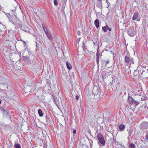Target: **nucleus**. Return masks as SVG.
Segmentation results:
<instances>
[{"label":"nucleus","mask_w":148,"mask_h":148,"mask_svg":"<svg viewBox=\"0 0 148 148\" xmlns=\"http://www.w3.org/2000/svg\"><path fill=\"white\" fill-rule=\"evenodd\" d=\"M93 93L94 95V98L95 99L102 97L104 95L103 91L100 88L97 89V88H93Z\"/></svg>","instance_id":"f257e3e1"},{"label":"nucleus","mask_w":148,"mask_h":148,"mask_svg":"<svg viewBox=\"0 0 148 148\" xmlns=\"http://www.w3.org/2000/svg\"><path fill=\"white\" fill-rule=\"evenodd\" d=\"M12 49H7L6 48H3V53L5 56V60L6 62L8 60L11 59L10 56L12 54Z\"/></svg>","instance_id":"f03ea898"},{"label":"nucleus","mask_w":148,"mask_h":148,"mask_svg":"<svg viewBox=\"0 0 148 148\" xmlns=\"http://www.w3.org/2000/svg\"><path fill=\"white\" fill-rule=\"evenodd\" d=\"M137 71H139L140 73L142 75V76L143 78H146L148 76V73L145 68L142 66L138 67L137 69L134 71V73H135L136 72H137Z\"/></svg>","instance_id":"7ed1b4c3"},{"label":"nucleus","mask_w":148,"mask_h":148,"mask_svg":"<svg viewBox=\"0 0 148 148\" xmlns=\"http://www.w3.org/2000/svg\"><path fill=\"white\" fill-rule=\"evenodd\" d=\"M97 137L98 139L101 144L103 146L105 145V142L102 134L101 133H99L97 135Z\"/></svg>","instance_id":"20e7f679"},{"label":"nucleus","mask_w":148,"mask_h":148,"mask_svg":"<svg viewBox=\"0 0 148 148\" xmlns=\"http://www.w3.org/2000/svg\"><path fill=\"white\" fill-rule=\"evenodd\" d=\"M12 45H13V43L12 41L6 40L5 42V47L4 48H6L7 49H12Z\"/></svg>","instance_id":"39448f33"},{"label":"nucleus","mask_w":148,"mask_h":148,"mask_svg":"<svg viewBox=\"0 0 148 148\" xmlns=\"http://www.w3.org/2000/svg\"><path fill=\"white\" fill-rule=\"evenodd\" d=\"M0 110L1 111L3 112L4 116L6 117L9 116V112H8L6 110H5L2 107L1 108Z\"/></svg>","instance_id":"423d86ee"},{"label":"nucleus","mask_w":148,"mask_h":148,"mask_svg":"<svg viewBox=\"0 0 148 148\" xmlns=\"http://www.w3.org/2000/svg\"><path fill=\"white\" fill-rule=\"evenodd\" d=\"M23 61L26 63L29 64L31 63V61L29 58L27 57H23Z\"/></svg>","instance_id":"0eeeda50"},{"label":"nucleus","mask_w":148,"mask_h":148,"mask_svg":"<svg viewBox=\"0 0 148 148\" xmlns=\"http://www.w3.org/2000/svg\"><path fill=\"white\" fill-rule=\"evenodd\" d=\"M127 33L129 35L131 36H134L135 35V32L132 29H129L128 30Z\"/></svg>","instance_id":"6e6552de"},{"label":"nucleus","mask_w":148,"mask_h":148,"mask_svg":"<svg viewBox=\"0 0 148 148\" xmlns=\"http://www.w3.org/2000/svg\"><path fill=\"white\" fill-rule=\"evenodd\" d=\"M129 103L130 104H133V102L134 100L131 97H129L128 98Z\"/></svg>","instance_id":"1a4fd4ad"},{"label":"nucleus","mask_w":148,"mask_h":148,"mask_svg":"<svg viewBox=\"0 0 148 148\" xmlns=\"http://www.w3.org/2000/svg\"><path fill=\"white\" fill-rule=\"evenodd\" d=\"M138 16V12H136L134 14L132 17V20H135Z\"/></svg>","instance_id":"9d476101"},{"label":"nucleus","mask_w":148,"mask_h":148,"mask_svg":"<svg viewBox=\"0 0 148 148\" xmlns=\"http://www.w3.org/2000/svg\"><path fill=\"white\" fill-rule=\"evenodd\" d=\"M125 62L128 63L131 62V59H130L128 56H126L125 58Z\"/></svg>","instance_id":"9b49d317"},{"label":"nucleus","mask_w":148,"mask_h":148,"mask_svg":"<svg viewBox=\"0 0 148 148\" xmlns=\"http://www.w3.org/2000/svg\"><path fill=\"white\" fill-rule=\"evenodd\" d=\"M66 64L67 68L69 69H71L72 68V66L71 64L68 62H66Z\"/></svg>","instance_id":"f8f14e48"},{"label":"nucleus","mask_w":148,"mask_h":148,"mask_svg":"<svg viewBox=\"0 0 148 148\" xmlns=\"http://www.w3.org/2000/svg\"><path fill=\"white\" fill-rule=\"evenodd\" d=\"M95 24L97 28H98L99 25V21L98 20L96 19L95 21Z\"/></svg>","instance_id":"ddd939ff"},{"label":"nucleus","mask_w":148,"mask_h":148,"mask_svg":"<svg viewBox=\"0 0 148 148\" xmlns=\"http://www.w3.org/2000/svg\"><path fill=\"white\" fill-rule=\"evenodd\" d=\"M53 99L54 103L57 106H58V101L55 96H53Z\"/></svg>","instance_id":"4468645a"},{"label":"nucleus","mask_w":148,"mask_h":148,"mask_svg":"<svg viewBox=\"0 0 148 148\" xmlns=\"http://www.w3.org/2000/svg\"><path fill=\"white\" fill-rule=\"evenodd\" d=\"M99 56H100V53H98L97 52L96 54V61L97 62V64H98L99 62Z\"/></svg>","instance_id":"2eb2a0df"},{"label":"nucleus","mask_w":148,"mask_h":148,"mask_svg":"<svg viewBox=\"0 0 148 148\" xmlns=\"http://www.w3.org/2000/svg\"><path fill=\"white\" fill-rule=\"evenodd\" d=\"M42 143L43 144V147L44 148H47V141L45 140H43L42 141Z\"/></svg>","instance_id":"dca6fc26"},{"label":"nucleus","mask_w":148,"mask_h":148,"mask_svg":"<svg viewBox=\"0 0 148 148\" xmlns=\"http://www.w3.org/2000/svg\"><path fill=\"white\" fill-rule=\"evenodd\" d=\"M0 28H1L2 30H4V29H6V27L5 25H2L1 23H0Z\"/></svg>","instance_id":"f3484780"},{"label":"nucleus","mask_w":148,"mask_h":148,"mask_svg":"<svg viewBox=\"0 0 148 148\" xmlns=\"http://www.w3.org/2000/svg\"><path fill=\"white\" fill-rule=\"evenodd\" d=\"M108 28H109V27L107 25H106L104 27H102L103 30L104 32H106L108 30Z\"/></svg>","instance_id":"a211bd4d"},{"label":"nucleus","mask_w":148,"mask_h":148,"mask_svg":"<svg viewBox=\"0 0 148 148\" xmlns=\"http://www.w3.org/2000/svg\"><path fill=\"white\" fill-rule=\"evenodd\" d=\"M38 113L40 117H42L43 116V113L41 109H39L38 111Z\"/></svg>","instance_id":"6ab92c4d"},{"label":"nucleus","mask_w":148,"mask_h":148,"mask_svg":"<svg viewBox=\"0 0 148 148\" xmlns=\"http://www.w3.org/2000/svg\"><path fill=\"white\" fill-rule=\"evenodd\" d=\"M24 91L26 92L27 93L28 91L29 92L31 91V88L30 87L28 86V88H25L24 89Z\"/></svg>","instance_id":"aec40b11"},{"label":"nucleus","mask_w":148,"mask_h":148,"mask_svg":"<svg viewBox=\"0 0 148 148\" xmlns=\"http://www.w3.org/2000/svg\"><path fill=\"white\" fill-rule=\"evenodd\" d=\"M42 28H43L44 32H47L48 31H49L48 30V29H47V28L45 26V25L44 24H42Z\"/></svg>","instance_id":"412c9836"},{"label":"nucleus","mask_w":148,"mask_h":148,"mask_svg":"<svg viewBox=\"0 0 148 148\" xmlns=\"http://www.w3.org/2000/svg\"><path fill=\"white\" fill-rule=\"evenodd\" d=\"M12 17H10V18L9 17V21L10 22L12 23V24H13V25H15V26H16V25L15 24V23L13 21V19L12 18L11 19V18Z\"/></svg>","instance_id":"4be33fe9"},{"label":"nucleus","mask_w":148,"mask_h":148,"mask_svg":"<svg viewBox=\"0 0 148 148\" xmlns=\"http://www.w3.org/2000/svg\"><path fill=\"white\" fill-rule=\"evenodd\" d=\"M49 39L51 40H53V38L52 36H51V34L49 33L47 35Z\"/></svg>","instance_id":"5701e85b"},{"label":"nucleus","mask_w":148,"mask_h":148,"mask_svg":"<svg viewBox=\"0 0 148 148\" xmlns=\"http://www.w3.org/2000/svg\"><path fill=\"white\" fill-rule=\"evenodd\" d=\"M8 36L9 38H13L14 37V35L12 34V33H10V32H8Z\"/></svg>","instance_id":"b1692460"},{"label":"nucleus","mask_w":148,"mask_h":148,"mask_svg":"<svg viewBox=\"0 0 148 148\" xmlns=\"http://www.w3.org/2000/svg\"><path fill=\"white\" fill-rule=\"evenodd\" d=\"M119 128L121 130H123L125 128V126L123 125H119Z\"/></svg>","instance_id":"393cba45"},{"label":"nucleus","mask_w":148,"mask_h":148,"mask_svg":"<svg viewBox=\"0 0 148 148\" xmlns=\"http://www.w3.org/2000/svg\"><path fill=\"white\" fill-rule=\"evenodd\" d=\"M14 146L16 148H21V145L18 143L15 144Z\"/></svg>","instance_id":"a878e982"},{"label":"nucleus","mask_w":148,"mask_h":148,"mask_svg":"<svg viewBox=\"0 0 148 148\" xmlns=\"http://www.w3.org/2000/svg\"><path fill=\"white\" fill-rule=\"evenodd\" d=\"M133 103V104H134L135 106H137L138 104H139V103L136 101L134 100Z\"/></svg>","instance_id":"bb28decb"},{"label":"nucleus","mask_w":148,"mask_h":148,"mask_svg":"<svg viewBox=\"0 0 148 148\" xmlns=\"http://www.w3.org/2000/svg\"><path fill=\"white\" fill-rule=\"evenodd\" d=\"M135 145L134 144L132 143L130 144L129 145L130 147L132 148H134L135 147Z\"/></svg>","instance_id":"cd10ccee"},{"label":"nucleus","mask_w":148,"mask_h":148,"mask_svg":"<svg viewBox=\"0 0 148 148\" xmlns=\"http://www.w3.org/2000/svg\"><path fill=\"white\" fill-rule=\"evenodd\" d=\"M54 3L55 5H58V1L57 0H54Z\"/></svg>","instance_id":"c85d7f7f"},{"label":"nucleus","mask_w":148,"mask_h":148,"mask_svg":"<svg viewBox=\"0 0 148 148\" xmlns=\"http://www.w3.org/2000/svg\"><path fill=\"white\" fill-rule=\"evenodd\" d=\"M45 118L46 119V122L47 123H49V119L48 118V116H46L45 117Z\"/></svg>","instance_id":"c756f323"},{"label":"nucleus","mask_w":148,"mask_h":148,"mask_svg":"<svg viewBox=\"0 0 148 148\" xmlns=\"http://www.w3.org/2000/svg\"><path fill=\"white\" fill-rule=\"evenodd\" d=\"M131 64H134V62L133 60V59L131 58Z\"/></svg>","instance_id":"7c9ffc66"},{"label":"nucleus","mask_w":148,"mask_h":148,"mask_svg":"<svg viewBox=\"0 0 148 148\" xmlns=\"http://www.w3.org/2000/svg\"><path fill=\"white\" fill-rule=\"evenodd\" d=\"M71 82V86H72V89H73V81H71V82Z\"/></svg>","instance_id":"2f4dec72"},{"label":"nucleus","mask_w":148,"mask_h":148,"mask_svg":"<svg viewBox=\"0 0 148 148\" xmlns=\"http://www.w3.org/2000/svg\"><path fill=\"white\" fill-rule=\"evenodd\" d=\"M145 137H146V139L147 140H148V132L147 133V134H146Z\"/></svg>","instance_id":"473e14b6"},{"label":"nucleus","mask_w":148,"mask_h":148,"mask_svg":"<svg viewBox=\"0 0 148 148\" xmlns=\"http://www.w3.org/2000/svg\"><path fill=\"white\" fill-rule=\"evenodd\" d=\"M105 62L107 64H108L109 63V60H107V61H105Z\"/></svg>","instance_id":"72a5a7b5"},{"label":"nucleus","mask_w":148,"mask_h":148,"mask_svg":"<svg viewBox=\"0 0 148 148\" xmlns=\"http://www.w3.org/2000/svg\"><path fill=\"white\" fill-rule=\"evenodd\" d=\"M1 32H0V38H1L2 37V36H3V34H1Z\"/></svg>","instance_id":"f704fd0d"},{"label":"nucleus","mask_w":148,"mask_h":148,"mask_svg":"<svg viewBox=\"0 0 148 148\" xmlns=\"http://www.w3.org/2000/svg\"><path fill=\"white\" fill-rule=\"evenodd\" d=\"M75 99L77 100L79 99V96L78 95H77L75 97Z\"/></svg>","instance_id":"c9c22d12"},{"label":"nucleus","mask_w":148,"mask_h":148,"mask_svg":"<svg viewBox=\"0 0 148 148\" xmlns=\"http://www.w3.org/2000/svg\"><path fill=\"white\" fill-rule=\"evenodd\" d=\"M80 40V38H78L77 39V42L78 44H79V42Z\"/></svg>","instance_id":"e433bc0d"},{"label":"nucleus","mask_w":148,"mask_h":148,"mask_svg":"<svg viewBox=\"0 0 148 148\" xmlns=\"http://www.w3.org/2000/svg\"><path fill=\"white\" fill-rule=\"evenodd\" d=\"M45 34H46V35H47L48 34H49V33H49V31H48V32H45Z\"/></svg>","instance_id":"4c0bfd02"},{"label":"nucleus","mask_w":148,"mask_h":148,"mask_svg":"<svg viewBox=\"0 0 148 148\" xmlns=\"http://www.w3.org/2000/svg\"><path fill=\"white\" fill-rule=\"evenodd\" d=\"M22 41H23V44H24V45L25 46V45L26 44V42L25 41H24L23 40H22Z\"/></svg>","instance_id":"58836bf2"},{"label":"nucleus","mask_w":148,"mask_h":148,"mask_svg":"<svg viewBox=\"0 0 148 148\" xmlns=\"http://www.w3.org/2000/svg\"><path fill=\"white\" fill-rule=\"evenodd\" d=\"M80 32L79 31H78L77 32V33L78 35H80Z\"/></svg>","instance_id":"ea45409f"},{"label":"nucleus","mask_w":148,"mask_h":148,"mask_svg":"<svg viewBox=\"0 0 148 148\" xmlns=\"http://www.w3.org/2000/svg\"><path fill=\"white\" fill-rule=\"evenodd\" d=\"M108 30L109 31H111V29L109 28H108Z\"/></svg>","instance_id":"a19ab883"},{"label":"nucleus","mask_w":148,"mask_h":148,"mask_svg":"<svg viewBox=\"0 0 148 148\" xmlns=\"http://www.w3.org/2000/svg\"><path fill=\"white\" fill-rule=\"evenodd\" d=\"M16 10H15V9L14 10H12L11 11H12V12H14Z\"/></svg>","instance_id":"79ce46f5"},{"label":"nucleus","mask_w":148,"mask_h":148,"mask_svg":"<svg viewBox=\"0 0 148 148\" xmlns=\"http://www.w3.org/2000/svg\"><path fill=\"white\" fill-rule=\"evenodd\" d=\"M102 1V0H98V1L99 2H100Z\"/></svg>","instance_id":"37998d69"},{"label":"nucleus","mask_w":148,"mask_h":148,"mask_svg":"<svg viewBox=\"0 0 148 148\" xmlns=\"http://www.w3.org/2000/svg\"><path fill=\"white\" fill-rule=\"evenodd\" d=\"M63 8L64 7V3L63 4ZM62 6H63V5H62Z\"/></svg>","instance_id":"c03bdc74"},{"label":"nucleus","mask_w":148,"mask_h":148,"mask_svg":"<svg viewBox=\"0 0 148 148\" xmlns=\"http://www.w3.org/2000/svg\"><path fill=\"white\" fill-rule=\"evenodd\" d=\"M76 131L75 130V134L76 133Z\"/></svg>","instance_id":"a18cd8bd"},{"label":"nucleus","mask_w":148,"mask_h":148,"mask_svg":"<svg viewBox=\"0 0 148 148\" xmlns=\"http://www.w3.org/2000/svg\"><path fill=\"white\" fill-rule=\"evenodd\" d=\"M73 134H74V130L73 131Z\"/></svg>","instance_id":"49530a36"},{"label":"nucleus","mask_w":148,"mask_h":148,"mask_svg":"<svg viewBox=\"0 0 148 148\" xmlns=\"http://www.w3.org/2000/svg\"><path fill=\"white\" fill-rule=\"evenodd\" d=\"M1 103V101L0 100V104Z\"/></svg>","instance_id":"de8ad7c7"},{"label":"nucleus","mask_w":148,"mask_h":148,"mask_svg":"<svg viewBox=\"0 0 148 148\" xmlns=\"http://www.w3.org/2000/svg\"><path fill=\"white\" fill-rule=\"evenodd\" d=\"M73 0H71V2H72V1H73Z\"/></svg>","instance_id":"09e8293b"},{"label":"nucleus","mask_w":148,"mask_h":148,"mask_svg":"<svg viewBox=\"0 0 148 148\" xmlns=\"http://www.w3.org/2000/svg\"><path fill=\"white\" fill-rule=\"evenodd\" d=\"M42 145V143H41V146Z\"/></svg>","instance_id":"8fccbe9b"}]
</instances>
